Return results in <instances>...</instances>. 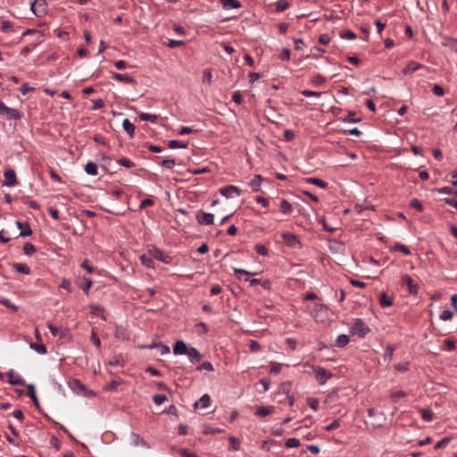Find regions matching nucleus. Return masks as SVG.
<instances>
[{"instance_id":"obj_1","label":"nucleus","mask_w":457,"mask_h":457,"mask_svg":"<svg viewBox=\"0 0 457 457\" xmlns=\"http://www.w3.org/2000/svg\"><path fill=\"white\" fill-rule=\"evenodd\" d=\"M370 331V328L361 319H357L350 329L353 335H357L360 337H364Z\"/></svg>"},{"instance_id":"obj_2","label":"nucleus","mask_w":457,"mask_h":457,"mask_svg":"<svg viewBox=\"0 0 457 457\" xmlns=\"http://www.w3.org/2000/svg\"><path fill=\"white\" fill-rule=\"evenodd\" d=\"M0 114H4L8 120H21L22 117L19 110L7 107L2 101H0Z\"/></svg>"},{"instance_id":"obj_3","label":"nucleus","mask_w":457,"mask_h":457,"mask_svg":"<svg viewBox=\"0 0 457 457\" xmlns=\"http://www.w3.org/2000/svg\"><path fill=\"white\" fill-rule=\"evenodd\" d=\"M402 287H407L408 292L411 295H416L419 292V285L413 281L410 275L402 276Z\"/></svg>"},{"instance_id":"obj_4","label":"nucleus","mask_w":457,"mask_h":457,"mask_svg":"<svg viewBox=\"0 0 457 457\" xmlns=\"http://www.w3.org/2000/svg\"><path fill=\"white\" fill-rule=\"evenodd\" d=\"M314 375L320 385H324L332 377L329 370L320 366L314 369Z\"/></svg>"},{"instance_id":"obj_5","label":"nucleus","mask_w":457,"mask_h":457,"mask_svg":"<svg viewBox=\"0 0 457 457\" xmlns=\"http://www.w3.org/2000/svg\"><path fill=\"white\" fill-rule=\"evenodd\" d=\"M195 219L200 225H212L214 222V216L210 212L198 211Z\"/></svg>"},{"instance_id":"obj_6","label":"nucleus","mask_w":457,"mask_h":457,"mask_svg":"<svg viewBox=\"0 0 457 457\" xmlns=\"http://www.w3.org/2000/svg\"><path fill=\"white\" fill-rule=\"evenodd\" d=\"M4 176V181L3 182V186L13 187L18 183L16 173L13 170L10 169L5 170Z\"/></svg>"},{"instance_id":"obj_7","label":"nucleus","mask_w":457,"mask_h":457,"mask_svg":"<svg viewBox=\"0 0 457 457\" xmlns=\"http://www.w3.org/2000/svg\"><path fill=\"white\" fill-rule=\"evenodd\" d=\"M220 194L227 198H231L233 194L237 195H240L242 191L236 186L228 185L224 187L220 188Z\"/></svg>"},{"instance_id":"obj_8","label":"nucleus","mask_w":457,"mask_h":457,"mask_svg":"<svg viewBox=\"0 0 457 457\" xmlns=\"http://www.w3.org/2000/svg\"><path fill=\"white\" fill-rule=\"evenodd\" d=\"M282 238L284 239L286 245L289 247H295L296 245H301L300 239L296 235L293 233H283Z\"/></svg>"},{"instance_id":"obj_9","label":"nucleus","mask_w":457,"mask_h":457,"mask_svg":"<svg viewBox=\"0 0 457 457\" xmlns=\"http://www.w3.org/2000/svg\"><path fill=\"white\" fill-rule=\"evenodd\" d=\"M6 376L8 378V382L11 385H13V386H25L26 385L25 380L22 378H21L20 376L16 375L13 370H10L6 373Z\"/></svg>"},{"instance_id":"obj_10","label":"nucleus","mask_w":457,"mask_h":457,"mask_svg":"<svg viewBox=\"0 0 457 457\" xmlns=\"http://www.w3.org/2000/svg\"><path fill=\"white\" fill-rule=\"evenodd\" d=\"M325 311V305L322 303H314L313 306L310 309L311 316L318 320L321 318V312Z\"/></svg>"},{"instance_id":"obj_11","label":"nucleus","mask_w":457,"mask_h":457,"mask_svg":"<svg viewBox=\"0 0 457 457\" xmlns=\"http://www.w3.org/2000/svg\"><path fill=\"white\" fill-rule=\"evenodd\" d=\"M188 348L182 340H178L173 345V353L176 355L187 354Z\"/></svg>"},{"instance_id":"obj_12","label":"nucleus","mask_w":457,"mask_h":457,"mask_svg":"<svg viewBox=\"0 0 457 457\" xmlns=\"http://www.w3.org/2000/svg\"><path fill=\"white\" fill-rule=\"evenodd\" d=\"M112 78L120 82H123L126 84H136V80L129 74H120V73H112Z\"/></svg>"},{"instance_id":"obj_13","label":"nucleus","mask_w":457,"mask_h":457,"mask_svg":"<svg viewBox=\"0 0 457 457\" xmlns=\"http://www.w3.org/2000/svg\"><path fill=\"white\" fill-rule=\"evenodd\" d=\"M15 224H16V227L19 229H21V233L19 235L20 237H29V236L32 235V229H31V228H30L29 223H26L24 225L22 222L17 220L15 222Z\"/></svg>"},{"instance_id":"obj_14","label":"nucleus","mask_w":457,"mask_h":457,"mask_svg":"<svg viewBox=\"0 0 457 457\" xmlns=\"http://www.w3.org/2000/svg\"><path fill=\"white\" fill-rule=\"evenodd\" d=\"M220 4L225 10L237 9L242 6L238 0H220Z\"/></svg>"},{"instance_id":"obj_15","label":"nucleus","mask_w":457,"mask_h":457,"mask_svg":"<svg viewBox=\"0 0 457 457\" xmlns=\"http://www.w3.org/2000/svg\"><path fill=\"white\" fill-rule=\"evenodd\" d=\"M48 328L54 337H64L66 336L67 330L62 327L58 328L52 323H48Z\"/></svg>"},{"instance_id":"obj_16","label":"nucleus","mask_w":457,"mask_h":457,"mask_svg":"<svg viewBox=\"0 0 457 457\" xmlns=\"http://www.w3.org/2000/svg\"><path fill=\"white\" fill-rule=\"evenodd\" d=\"M27 395L32 400L36 408H39V402L36 395L35 386L32 384L27 386Z\"/></svg>"},{"instance_id":"obj_17","label":"nucleus","mask_w":457,"mask_h":457,"mask_svg":"<svg viewBox=\"0 0 457 457\" xmlns=\"http://www.w3.org/2000/svg\"><path fill=\"white\" fill-rule=\"evenodd\" d=\"M274 406H259L255 411V415L259 417H266L274 411Z\"/></svg>"},{"instance_id":"obj_18","label":"nucleus","mask_w":457,"mask_h":457,"mask_svg":"<svg viewBox=\"0 0 457 457\" xmlns=\"http://www.w3.org/2000/svg\"><path fill=\"white\" fill-rule=\"evenodd\" d=\"M47 3L46 0H37V12L36 16L42 17L44 16L47 11Z\"/></svg>"},{"instance_id":"obj_19","label":"nucleus","mask_w":457,"mask_h":457,"mask_svg":"<svg viewBox=\"0 0 457 457\" xmlns=\"http://www.w3.org/2000/svg\"><path fill=\"white\" fill-rule=\"evenodd\" d=\"M187 354L188 355V357L192 362H197L203 357L201 353L195 347H189Z\"/></svg>"},{"instance_id":"obj_20","label":"nucleus","mask_w":457,"mask_h":457,"mask_svg":"<svg viewBox=\"0 0 457 457\" xmlns=\"http://www.w3.org/2000/svg\"><path fill=\"white\" fill-rule=\"evenodd\" d=\"M211 403V397L209 395L204 394L197 402L194 403V408L196 409L199 405L201 408H207Z\"/></svg>"},{"instance_id":"obj_21","label":"nucleus","mask_w":457,"mask_h":457,"mask_svg":"<svg viewBox=\"0 0 457 457\" xmlns=\"http://www.w3.org/2000/svg\"><path fill=\"white\" fill-rule=\"evenodd\" d=\"M130 440H131V443L136 446L141 445V446H144L146 448L149 447L147 443L138 434L131 433Z\"/></svg>"},{"instance_id":"obj_22","label":"nucleus","mask_w":457,"mask_h":457,"mask_svg":"<svg viewBox=\"0 0 457 457\" xmlns=\"http://www.w3.org/2000/svg\"><path fill=\"white\" fill-rule=\"evenodd\" d=\"M262 180L263 178L261 175H255L253 179L249 182V186L253 192L260 191L261 183Z\"/></svg>"},{"instance_id":"obj_23","label":"nucleus","mask_w":457,"mask_h":457,"mask_svg":"<svg viewBox=\"0 0 457 457\" xmlns=\"http://www.w3.org/2000/svg\"><path fill=\"white\" fill-rule=\"evenodd\" d=\"M379 304L382 307H389L393 304V297L386 295V293L382 292L379 295Z\"/></svg>"},{"instance_id":"obj_24","label":"nucleus","mask_w":457,"mask_h":457,"mask_svg":"<svg viewBox=\"0 0 457 457\" xmlns=\"http://www.w3.org/2000/svg\"><path fill=\"white\" fill-rule=\"evenodd\" d=\"M123 129L129 134V137L132 138L135 133V126L129 121V119H124L122 121Z\"/></svg>"},{"instance_id":"obj_25","label":"nucleus","mask_w":457,"mask_h":457,"mask_svg":"<svg viewBox=\"0 0 457 457\" xmlns=\"http://www.w3.org/2000/svg\"><path fill=\"white\" fill-rule=\"evenodd\" d=\"M278 206L281 212H283L284 214H289L293 210L292 204L286 199H281L279 201Z\"/></svg>"},{"instance_id":"obj_26","label":"nucleus","mask_w":457,"mask_h":457,"mask_svg":"<svg viewBox=\"0 0 457 457\" xmlns=\"http://www.w3.org/2000/svg\"><path fill=\"white\" fill-rule=\"evenodd\" d=\"M421 67H422L421 64L411 61L406 65V67L403 69V72L404 74L412 73V72L418 71L419 69H420Z\"/></svg>"},{"instance_id":"obj_27","label":"nucleus","mask_w":457,"mask_h":457,"mask_svg":"<svg viewBox=\"0 0 457 457\" xmlns=\"http://www.w3.org/2000/svg\"><path fill=\"white\" fill-rule=\"evenodd\" d=\"M234 273H235V275L237 276V278L238 279H243L244 278V280H245V281L249 280V278H248L249 275H253V276L255 275V273H251V272L246 271V270H245L243 269H234Z\"/></svg>"},{"instance_id":"obj_28","label":"nucleus","mask_w":457,"mask_h":457,"mask_svg":"<svg viewBox=\"0 0 457 457\" xmlns=\"http://www.w3.org/2000/svg\"><path fill=\"white\" fill-rule=\"evenodd\" d=\"M12 267L18 272H21V273H23L26 275L30 273L29 267L25 263L15 262L12 264Z\"/></svg>"},{"instance_id":"obj_29","label":"nucleus","mask_w":457,"mask_h":457,"mask_svg":"<svg viewBox=\"0 0 457 457\" xmlns=\"http://www.w3.org/2000/svg\"><path fill=\"white\" fill-rule=\"evenodd\" d=\"M90 312L95 316H100L103 320H106L104 314V308L101 305L91 304Z\"/></svg>"},{"instance_id":"obj_30","label":"nucleus","mask_w":457,"mask_h":457,"mask_svg":"<svg viewBox=\"0 0 457 457\" xmlns=\"http://www.w3.org/2000/svg\"><path fill=\"white\" fill-rule=\"evenodd\" d=\"M154 257L159 261H162L164 263H170V257L158 249L154 251Z\"/></svg>"},{"instance_id":"obj_31","label":"nucleus","mask_w":457,"mask_h":457,"mask_svg":"<svg viewBox=\"0 0 457 457\" xmlns=\"http://www.w3.org/2000/svg\"><path fill=\"white\" fill-rule=\"evenodd\" d=\"M306 182L320 187L321 188H326L328 187V183L326 181L318 178H308L306 179Z\"/></svg>"},{"instance_id":"obj_32","label":"nucleus","mask_w":457,"mask_h":457,"mask_svg":"<svg viewBox=\"0 0 457 457\" xmlns=\"http://www.w3.org/2000/svg\"><path fill=\"white\" fill-rule=\"evenodd\" d=\"M349 343V337L347 335L341 334L336 339V345L337 347H344Z\"/></svg>"},{"instance_id":"obj_33","label":"nucleus","mask_w":457,"mask_h":457,"mask_svg":"<svg viewBox=\"0 0 457 457\" xmlns=\"http://www.w3.org/2000/svg\"><path fill=\"white\" fill-rule=\"evenodd\" d=\"M83 283L79 285V287L81 288L86 294H88L90 287L93 285V281L91 278H83Z\"/></svg>"},{"instance_id":"obj_34","label":"nucleus","mask_w":457,"mask_h":457,"mask_svg":"<svg viewBox=\"0 0 457 457\" xmlns=\"http://www.w3.org/2000/svg\"><path fill=\"white\" fill-rule=\"evenodd\" d=\"M443 45L449 47L452 51L457 53V40L451 37H446Z\"/></svg>"},{"instance_id":"obj_35","label":"nucleus","mask_w":457,"mask_h":457,"mask_svg":"<svg viewBox=\"0 0 457 457\" xmlns=\"http://www.w3.org/2000/svg\"><path fill=\"white\" fill-rule=\"evenodd\" d=\"M85 170L88 175L96 176L97 174V165L89 162L86 164Z\"/></svg>"},{"instance_id":"obj_36","label":"nucleus","mask_w":457,"mask_h":457,"mask_svg":"<svg viewBox=\"0 0 457 457\" xmlns=\"http://www.w3.org/2000/svg\"><path fill=\"white\" fill-rule=\"evenodd\" d=\"M139 118L141 120H148V121H151V122H156L158 120V115H155V114H150V113H146V112H141L139 114Z\"/></svg>"},{"instance_id":"obj_37","label":"nucleus","mask_w":457,"mask_h":457,"mask_svg":"<svg viewBox=\"0 0 457 457\" xmlns=\"http://www.w3.org/2000/svg\"><path fill=\"white\" fill-rule=\"evenodd\" d=\"M392 250L401 252L404 255H409L411 253L409 248L401 243H395V245L393 246Z\"/></svg>"},{"instance_id":"obj_38","label":"nucleus","mask_w":457,"mask_h":457,"mask_svg":"<svg viewBox=\"0 0 457 457\" xmlns=\"http://www.w3.org/2000/svg\"><path fill=\"white\" fill-rule=\"evenodd\" d=\"M169 147L171 148V149H174V148H187V144L184 143L183 141L172 139V140L169 141Z\"/></svg>"},{"instance_id":"obj_39","label":"nucleus","mask_w":457,"mask_h":457,"mask_svg":"<svg viewBox=\"0 0 457 457\" xmlns=\"http://www.w3.org/2000/svg\"><path fill=\"white\" fill-rule=\"evenodd\" d=\"M30 348L35 350L36 352H37L40 354H45L47 352L46 345L43 344L31 343Z\"/></svg>"},{"instance_id":"obj_40","label":"nucleus","mask_w":457,"mask_h":457,"mask_svg":"<svg viewBox=\"0 0 457 457\" xmlns=\"http://www.w3.org/2000/svg\"><path fill=\"white\" fill-rule=\"evenodd\" d=\"M228 440H229V448L230 449H232L234 451L239 450L240 441L238 438H237L235 436H230Z\"/></svg>"},{"instance_id":"obj_41","label":"nucleus","mask_w":457,"mask_h":457,"mask_svg":"<svg viewBox=\"0 0 457 457\" xmlns=\"http://www.w3.org/2000/svg\"><path fill=\"white\" fill-rule=\"evenodd\" d=\"M289 6V4L287 3V0H278L277 3H276V11L277 12H283L285 10H287Z\"/></svg>"},{"instance_id":"obj_42","label":"nucleus","mask_w":457,"mask_h":457,"mask_svg":"<svg viewBox=\"0 0 457 457\" xmlns=\"http://www.w3.org/2000/svg\"><path fill=\"white\" fill-rule=\"evenodd\" d=\"M23 251L26 255H32L36 252V247L31 243H25Z\"/></svg>"},{"instance_id":"obj_43","label":"nucleus","mask_w":457,"mask_h":457,"mask_svg":"<svg viewBox=\"0 0 457 457\" xmlns=\"http://www.w3.org/2000/svg\"><path fill=\"white\" fill-rule=\"evenodd\" d=\"M420 413L422 419L426 421H431L433 419V412L428 409H421Z\"/></svg>"},{"instance_id":"obj_44","label":"nucleus","mask_w":457,"mask_h":457,"mask_svg":"<svg viewBox=\"0 0 457 457\" xmlns=\"http://www.w3.org/2000/svg\"><path fill=\"white\" fill-rule=\"evenodd\" d=\"M90 340L97 348H100L101 340H100L99 337L97 336L95 329H92V331H91Z\"/></svg>"},{"instance_id":"obj_45","label":"nucleus","mask_w":457,"mask_h":457,"mask_svg":"<svg viewBox=\"0 0 457 457\" xmlns=\"http://www.w3.org/2000/svg\"><path fill=\"white\" fill-rule=\"evenodd\" d=\"M212 71L209 69H206L204 71L203 74V83H206L207 85L212 84Z\"/></svg>"},{"instance_id":"obj_46","label":"nucleus","mask_w":457,"mask_h":457,"mask_svg":"<svg viewBox=\"0 0 457 457\" xmlns=\"http://www.w3.org/2000/svg\"><path fill=\"white\" fill-rule=\"evenodd\" d=\"M155 349L159 350L161 355L168 354L170 351L168 345H163L162 343L160 342L157 343Z\"/></svg>"},{"instance_id":"obj_47","label":"nucleus","mask_w":457,"mask_h":457,"mask_svg":"<svg viewBox=\"0 0 457 457\" xmlns=\"http://www.w3.org/2000/svg\"><path fill=\"white\" fill-rule=\"evenodd\" d=\"M140 260H141L142 264L145 265V267H147V268L153 267L154 261L151 257H148V256L143 254V255H141Z\"/></svg>"},{"instance_id":"obj_48","label":"nucleus","mask_w":457,"mask_h":457,"mask_svg":"<svg viewBox=\"0 0 457 457\" xmlns=\"http://www.w3.org/2000/svg\"><path fill=\"white\" fill-rule=\"evenodd\" d=\"M451 441V438L448 437V436H445L444 438H442L440 441H438L436 445H435V449H440V448H445L448 444L449 442Z\"/></svg>"},{"instance_id":"obj_49","label":"nucleus","mask_w":457,"mask_h":457,"mask_svg":"<svg viewBox=\"0 0 457 457\" xmlns=\"http://www.w3.org/2000/svg\"><path fill=\"white\" fill-rule=\"evenodd\" d=\"M299 445H300V441L297 438L292 437V438H288L286 441V446L288 448L298 447Z\"/></svg>"},{"instance_id":"obj_50","label":"nucleus","mask_w":457,"mask_h":457,"mask_svg":"<svg viewBox=\"0 0 457 457\" xmlns=\"http://www.w3.org/2000/svg\"><path fill=\"white\" fill-rule=\"evenodd\" d=\"M196 370H208V371H212L213 366L210 361H204L203 363H201L199 366L196 367Z\"/></svg>"},{"instance_id":"obj_51","label":"nucleus","mask_w":457,"mask_h":457,"mask_svg":"<svg viewBox=\"0 0 457 457\" xmlns=\"http://www.w3.org/2000/svg\"><path fill=\"white\" fill-rule=\"evenodd\" d=\"M254 249H255L256 253L261 255L265 256L268 254V248L262 244L255 245Z\"/></svg>"},{"instance_id":"obj_52","label":"nucleus","mask_w":457,"mask_h":457,"mask_svg":"<svg viewBox=\"0 0 457 457\" xmlns=\"http://www.w3.org/2000/svg\"><path fill=\"white\" fill-rule=\"evenodd\" d=\"M0 303L3 304L4 306L7 307V308H10V309L13 310L14 312H16L18 310V306L12 304L9 299L1 298L0 299Z\"/></svg>"},{"instance_id":"obj_53","label":"nucleus","mask_w":457,"mask_h":457,"mask_svg":"<svg viewBox=\"0 0 457 457\" xmlns=\"http://www.w3.org/2000/svg\"><path fill=\"white\" fill-rule=\"evenodd\" d=\"M161 164L162 167L171 170V169H173L174 165L176 164V162L174 159H166V160H163Z\"/></svg>"},{"instance_id":"obj_54","label":"nucleus","mask_w":457,"mask_h":457,"mask_svg":"<svg viewBox=\"0 0 457 457\" xmlns=\"http://www.w3.org/2000/svg\"><path fill=\"white\" fill-rule=\"evenodd\" d=\"M410 205L416 209L418 212H422L423 211V205L416 198L412 199L410 203Z\"/></svg>"},{"instance_id":"obj_55","label":"nucleus","mask_w":457,"mask_h":457,"mask_svg":"<svg viewBox=\"0 0 457 457\" xmlns=\"http://www.w3.org/2000/svg\"><path fill=\"white\" fill-rule=\"evenodd\" d=\"M166 400H167V397L164 395H154L153 396V401L157 405L163 403Z\"/></svg>"},{"instance_id":"obj_56","label":"nucleus","mask_w":457,"mask_h":457,"mask_svg":"<svg viewBox=\"0 0 457 457\" xmlns=\"http://www.w3.org/2000/svg\"><path fill=\"white\" fill-rule=\"evenodd\" d=\"M118 162H119L120 165H122V166H124V167H126V168H131V167H134V166H135V164H134V163H133L129 159L125 158V157L120 158V159L118 161Z\"/></svg>"},{"instance_id":"obj_57","label":"nucleus","mask_w":457,"mask_h":457,"mask_svg":"<svg viewBox=\"0 0 457 457\" xmlns=\"http://www.w3.org/2000/svg\"><path fill=\"white\" fill-rule=\"evenodd\" d=\"M405 396H406L405 392H403L402 390L391 393V398L394 402H395L399 398H403Z\"/></svg>"},{"instance_id":"obj_58","label":"nucleus","mask_w":457,"mask_h":457,"mask_svg":"<svg viewBox=\"0 0 457 457\" xmlns=\"http://www.w3.org/2000/svg\"><path fill=\"white\" fill-rule=\"evenodd\" d=\"M185 43L184 41L182 40H175V39H170L169 41V43L167 44V46L170 48H175V47H178V46H184Z\"/></svg>"},{"instance_id":"obj_59","label":"nucleus","mask_w":457,"mask_h":457,"mask_svg":"<svg viewBox=\"0 0 457 457\" xmlns=\"http://www.w3.org/2000/svg\"><path fill=\"white\" fill-rule=\"evenodd\" d=\"M249 349L253 353L258 352V351L261 350V345H260V344L257 341L251 340L250 344H249Z\"/></svg>"},{"instance_id":"obj_60","label":"nucleus","mask_w":457,"mask_h":457,"mask_svg":"<svg viewBox=\"0 0 457 457\" xmlns=\"http://www.w3.org/2000/svg\"><path fill=\"white\" fill-rule=\"evenodd\" d=\"M104 105V102L103 99L98 98V99L93 100L92 110H94V111L98 110V109L102 108Z\"/></svg>"},{"instance_id":"obj_61","label":"nucleus","mask_w":457,"mask_h":457,"mask_svg":"<svg viewBox=\"0 0 457 457\" xmlns=\"http://www.w3.org/2000/svg\"><path fill=\"white\" fill-rule=\"evenodd\" d=\"M308 405L310 406L311 409L316 411L319 407V400L316 398H309Z\"/></svg>"},{"instance_id":"obj_62","label":"nucleus","mask_w":457,"mask_h":457,"mask_svg":"<svg viewBox=\"0 0 457 457\" xmlns=\"http://www.w3.org/2000/svg\"><path fill=\"white\" fill-rule=\"evenodd\" d=\"M432 92L438 96H441L444 95V88L440 85H434L432 87Z\"/></svg>"},{"instance_id":"obj_63","label":"nucleus","mask_w":457,"mask_h":457,"mask_svg":"<svg viewBox=\"0 0 457 457\" xmlns=\"http://www.w3.org/2000/svg\"><path fill=\"white\" fill-rule=\"evenodd\" d=\"M452 317H453V312L449 310H445L440 314V319L442 320H448L452 319Z\"/></svg>"},{"instance_id":"obj_64","label":"nucleus","mask_w":457,"mask_h":457,"mask_svg":"<svg viewBox=\"0 0 457 457\" xmlns=\"http://www.w3.org/2000/svg\"><path fill=\"white\" fill-rule=\"evenodd\" d=\"M180 454L181 457H198L196 453H191L186 448L180 450Z\"/></svg>"}]
</instances>
